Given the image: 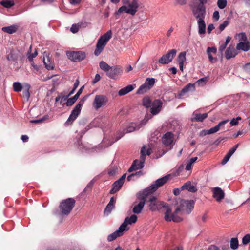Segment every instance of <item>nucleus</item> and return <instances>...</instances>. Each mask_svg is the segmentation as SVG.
<instances>
[{
    "instance_id": "obj_20",
    "label": "nucleus",
    "mask_w": 250,
    "mask_h": 250,
    "mask_svg": "<svg viewBox=\"0 0 250 250\" xmlns=\"http://www.w3.org/2000/svg\"><path fill=\"white\" fill-rule=\"evenodd\" d=\"M237 54V50L232 45H229L225 53V57L228 60L235 57Z\"/></svg>"
},
{
    "instance_id": "obj_52",
    "label": "nucleus",
    "mask_w": 250,
    "mask_h": 250,
    "mask_svg": "<svg viewBox=\"0 0 250 250\" xmlns=\"http://www.w3.org/2000/svg\"><path fill=\"white\" fill-rule=\"evenodd\" d=\"M38 55V52L35 50L33 53L29 54L28 56V59L30 62H32L34 58L36 57Z\"/></svg>"
},
{
    "instance_id": "obj_35",
    "label": "nucleus",
    "mask_w": 250,
    "mask_h": 250,
    "mask_svg": "<svg viewBox=\"0 0 250 250\" xmlns=\"http://www.w3.org/2000/svg\"><path fill=\"white\" fill-rule=\"evenodd\" d=\"M43 61L45 67L47 70H51L54 69V66L53 64L50 62L48 57H47L46 59L44 58Z\"/></svg>"
},
{
    "instance_id": "obj_22",
    "label": "nucleus",
    "mask_w": 250,
    "mask_h": 250,
    "mask_svg": "<svg viewBox=\"0 0 250 250\" xmlns=\"http://www.w3.org/2000/svg\"><path fill=\"white\" fill-rule=\"evenodd\" d=\"M116 201V199L114 197H112L110 198L109 202L107 205L104 209V213L105 215H109L111 213L112 210L114 208Z\"/></svg>"
},
{
    "instance_id": "obj_51",
    "label": "nucleus",
    "mask_w": 250,
    "mask_h": 250,
    "mask_svg": "<svg viewBox=\"0 0 250 250\" xmlns=\"http://www.w3.org/2000/svg\"><path fill=\"white\" fill-rule=\"evenodd\" d=\"M79 28H80V26L78 24H72V25L70 28V31L73 33H76L79 31Z\"/></svg>"
},
{
    "instance_id": "obj_10",
    "label": "nucleus",
    "mask_w": 250,
    "mask_h": 250,
    "mask_svg": "<svg viewBox=\"0 0 250 250\" xmlns=\"http://www.w3.org/2000/svg\"><path fill=\"white\" fill-rule=\"evenodd\" d=\"M83 103V101H81L75 106L65 124H71L77 118L80 113Z\"/></svg>"
},
{
    "instance_id": "obj_8",
    "label": "nucleus",
    "mask_w": 250,
    "mask_h": 250,
    "mask_svg": "<svg viewBox=\"0 0 250 250\" xmlns=\"http://www.w3.org/2000/svg\"><path fill=\"white\" fill-rule=\"evenodd\" d=\"M155 82V79L153 78H147L145 83L139 87L136 93L143 94L146 93L153 87Z\"/></svg>"
},
{
    "instance_id": "obj_36",
    "label": "nucleus",
    "mask_w": 250,
    "mask_h": 250,
    "mask_svg": "<svg viewBox=\"0 0 250 250\" xmlns=\"http://www.w3.org/2000/svg\"><path fill=\"white\" fill-rule=\"evenodd\" d=\"M151 100L149 97L146 96L142 100L143 105L146 108L149 107L151 106L152 104Z\"/></svg>"
},
{
    "instance_id": "obj_13",
    "label": "nucleus",
    "mask_w": 250,
    "mask_h": 250,
    "mask_svg": "<svg viewBox=\"0 0 250 250\" xmlns=\"http://www.w3.org/2000/svg\"><path fill=\"white\" fill-rule=\"evenodd\" d=\"M68 58L71 61L78 62H80L85 58V54L83 51H72L67 53Z\"/></svg>"
},
{
    "instance_id": "obj_14",
    "label": "nucleus",
    "mask_w": 250,
    "mask_h": 250,
    "mask_svg": "<svg viewBox=\"0 0 250 250\" xmlns=\"http://www.w3.org/2000/svg\"><path fill=\"white\" fill-rule=\"evenodd\" d=\"M137 220V216L135 214L131 215L130 217H126L123 223L120 226L125 231L129 229L128 225H131L136 222Z\"/></svg>"
},
{
    "instance_id": "obj_29",
    "label": "nucleus",
    "mask_w": 250,
    "mask_h": 250,
    "mask_svg": "<svg viewBox=\"0 0 250 250\" xmlns=\"http://www.w3.org/2000/svg\"><path fill=\"white\" fill-rule=\"evenodd\" d=\"M134 87L132 85H128L127 86L124 87L120 89L118 92L119 96H123L127 94L134 89Z\"/></svg>"
},
{
    "instance_id": "obj_15",
    "label": "nucleus",
    "mask_w": 250,
    "mask_h": 250,
    "mask_svg": "<svg viewBox=\"0 0 250 250\" xmlns=\"http://www.w3.org/2000/svg\"><path fill=\"white\" fill-rule=\"evenodd\" d=\"M163 105L162 102L159 99L154 100L150 106V112L153 115L158 114L161 110Z\"/></svg>"
},
{
    "instance_id": "obj_58",
    "label": "nucleus",
    "mask_w": 250,
    "mask_h": 250,
    "mask_svg": "<svg viewBox=\"0 0 250 250\" xmlns=\"http://www.w3.org/2000/svg\"><path fill=\"white\" fill-rule=\"evenodd\" d=\"M214 29V25L212 23L209 24L208 25V28H207V33L209 34H210V33L211 32L212 30Z\"/></svg>"
},
{
    "instance_id": "obj_50",
    "label": "nucleus",
    "mask_w": 250,
    "mask_h": 250,
    "mask_svg": "<svg viewBox=\"0 0 250 250\" xmlns=\"http://www.w3.org/2000/svg\"><path fill=\"white\" fill-rule=\"evenodd\" d=\"M138 129V128H136V126L134 124H131L129 126L127 127L126 133L131 132Z\"/></svg>"
},
{
    "instance_id": "obj_26",
    "label": "nucleus",
    "mask_w": 250,
    "mask_h": 250,
    "mask_svg": "<svg viewBox=\"0 0 250 250\" xmlns=\"http://www.w3.org/2000/svg\"><path fill=\"white\" fill-rule=\"evenodd\" d=\"M182 190H187L189 192L194 193L197 191V188L195 185L192 184L191 182H187L181 187Z\"/></svg>"
},
{
    "instance_id": "obj_47",
    "label": "nucleus",
    "mask_w": 250,
    "mask_h": 250,
    "mask_svg": "<svg viewBox=\"0 0 250 250\" xmlns=\"http://www.w3.org/2000/svg\"><path fill=\"white\" fill-rule=\"evenodd\" d=\"M250 242V234L245 235L242 238V243L244 245H247Z\"/></svg>"
},
{
    "instance_id": "obj_43",
    "label": "nucleus",
    "mask_w": 250,
    "mask_h": 250,
    "mask_svg": "<svg viewBox=\"0 0 250 250\" xmlns=\"http://www.w3.org/2000/svg\"><path fill=\"white\" fill-rule=\"evenodd\" d=\"M213 133H215V132L213 129V128L212 127L210 128L209 130H203L202 131H201L200 135L203 136H205L207 134H211Z\"/></svg>"
},
{
    "instance_id": "obj_55",
    "label": "nucleus",
    "mask_w": 250,
    "mask_h": 250,
    "mask_svg": "<svg viewBox=\"0 0 250 250\" xmlns=\"http://www.w3.org/2000/svg\"><path fill=\"white\" fill-rule=\"evenodd\" d=\"M230 158V156H229V155H228L227 154L225 156V157H224V158L223 159L222 162H221V164L222 165H225V164H226L227 163V162L229 160V158Z\"/></svg>"
},
{
    "instance_id": "obj_9",
    "label": "nucleus",
    "mask_w": 250,
    "mask_h": 250,
    "mask_svg": "<svg viewBox=\"0 0 250 250\" xmlns=\"http://www.w3.org/2000/svg\"><path fill=\"white\" fill-rule=\"evenodd\" d=\"M108 101L107 97L104 95H96L93 102V106L96 110L105 106Z\"/></svg>"
},
{
    "instance_id": "obj_56",
    "label": "nucleus",
    "mask_w": 250,
    "mask_h": 250,
    "mask_svg": "<svg viewBox=\"0 0 250 250\" xmlns=\"http://www.w3.org/2000/svg\"><path fill=\"white\" fill-rule=\"evenodd\" d=\"M30 93L29 91L23 90V96L26 99V100L28 101L30 98Z\"/></svg>"
},
{
    "instance_id": "obj_38",
    "label": "nucleus",
    "mask_w": 250,
    "mask_h": 250,
    "mask_svg": "<svg viewBox=\"0 0 250 250\" xmlns=\"http://www.w3.org/2000/svg\"><path fill=\"white\" fill-rule=\"evenodd\" d=\"M0 4L4 7L9 8L14 5V2L10 0H3L0 2Z\"/></svg>"
},
{
    "instance_id": "obj_12",
    "label": "nucleus",
    "mask_w": 250,
    "mask_h": 250,
    "mask_svg": "<svg viewBox=\"0 0 250 250\" xmlns=\"http://www.w3.org/2000/svg\"><path fill=\"white\" fill-rule=\"evenodd\" d=\"M147 196H148V195H145L143 191L142 196L138 197L140 199L139 202L138 203L136 202L134 203L132 212L134 214H139L141 212L145 206L146 201L147 200Z\"/></svg>"
},
{
    "instance_id": "obj_11",
    "label": "nucleus",
    "mask_w": 250,
    "mask_h": 250,
    "mask_svg": "<svg viewBox=\"0 0 250 250\" xmlns=\"http://www.w3.org/2000/svg\"><path fill=\"white\" fill-rule=\"evenodd\" d=\"M177 50L175 49L169 50L167 54L163 55L159 60L158 62L163 64H167L171 62L176 55Z\"/></svg>"
},
{
    "instance_id": "obj_28",
    "label": "nucleus",
    "mask_w": 250,
    "mask_h": 250,
    "mask_svg": "<svg viewBox=\"0 0 250 250\" xmlns=\"http://www.w3.org/2000/svg\"><path fill=\"white\" fill-rule=\"evenodd\" d=\"M123 183L119 180L116 181L112 185V188L110 190V194H114L118 191L122 187Z\"/></svg>"
},
{
    "instance_id": "obj_41",
    "label": "nucleus",
    "mask_w": 250,
    "mask_h": 250,
    "mask_svg": "<svg viewBox=\"0 0 250 250\" xmlns=\"http://www.w3.org/2000/svg\"><path fill=\"white\" fill-rule=\"evenodd\" d=\"M141 175H142V172L141 171H139L137 172H136L135 173H132L130 175H129L127 178V179L128 181H131V180H134L135 177L138 178L140 177Z\"/></svg>"
},
{
    "instance_id": "obj_57",
    "label": "nucleus",
    "mask_w": 250,
    "mask_h": 250,
    "mask_svg": "<svg viewBox=\"0 0 250 250\" xmlns=\"http://www.w3.org/2000/svg\"><path fill=\"white\" fill-rule=\"evenodd\" d=\"M244 69L247 73L250 74V62L244 66Z\"/></svg>"
},
{
    "instance_id": "obj_3",
    "label": "nucleus",
    "mask_w": 250,
    "mask_h": 250,
    "mask_svg": "<svg viewBox=\"0 0 250 250\" xmlns=\"http://www.w3.org/2000/svg\"><path fill=\"white\" fill-rule=\"evenodd\" d=\"M148 201L149 202V207L150 210L152 211H155L159 210L162 208H165V212L167 210V208H170L167 204H165L163 202L159 201L155 196L149 195L147 196Z\"/></svg>"
},
{
    "instance_id": "obj_60",
    "label": "nucleus",
    "mask_w": 250,
    "mask_h": 250,
    "mask_svg": "<svg viewBox=\"0 0 250 250\" xmlns=\"http://www.w3.org/2000/svg\"><path fill=\"white\" fill-rule=\"evenodd\" d=\"M101 79L100 75L98 74H96L94 80L92 81V83L93 84L96 83L98 82Z\"/></svg>"
},
{
    "instance_id": "obj_32",
    "label": "nucleus",
    "mask_w": 250,
    "mask_h": 250,
    "mask_svg": "<svg viewBox=\"0 0 250 250\" xmlns=\"http://www.w3.org/2000/svg\"><path fill=\"white\" fill-rule=\"evenodd\" d=\"M236 39L240 42H249L246 34L244 32H241L236 35Z\"/></svg>"
},
{
    "instance_id": "obj_40",
    "label": "nucleus",
    "mask_w": 250,
    "mask_h": 250,
    "mask_svg": "<svg viewBox=\"0 0 250 250\" xmlns=\"http://www.w3.org/2000/svg\"><path fill=\"white\" fill-rule=\"evenodd\" d=\"M13 89L16 92H20L21 91L23 87L21 83L19 82H15L13 84Z\"/></svg>"
},
{
    "instance_id": "obj_54",
    "label": "nucleus",
    "mask_w": 250,
    "mask_h": 250,
    "mask_svg": "<svg viewBox=\"0 0 250 250\" xmlns=\"http://www.w3.org/2000/svg\"><path fill=\"white\" fill-rule=\"evenodd\" d=\"M213 19L215 21H218L219 19V13L218 11H215L213 13Z\"/></svg>"
},
{
    "instance_id": "obj_42",
    "label": "nucleus",
    "mask_w": 250,
    "mask_h": 250,
    "mask_svg": "<svg viewBox=\"0 0 250 250\" xmlns=\"http://www.w3.org/2000/svg\"><path fill=\"white\" fill-rule=\"evenodd\" d=\"M227 1L226 0H218L217 3L218 7L221 9L225 8L227 6Z\"/></svg>"
},
{
    "instance_id": "obj_27",
    "label": "nucleus",
    "mask_w": 250,
    "mask_h": 250,
    "mask_svg": "<svg viewBox=\"0 0 250 250\" xmlns=\"http://www.w3.org/2000/svg\"><path fill=\"white\" fill-rule=\"evenodd\" d=\"M19 26L16 24H13L9 26H5L2 28V31L4 32L11 34L17 31Z\"/></svg>"
},
{
    "instance_id": "obj_63",
    "label": "nucleus",
    "mask_w": 250,
    "mask_h": 250,
    "mask_svg": "<svg viewBox=\"0 0 250 250\" xmlns=\"http://www.w3.org/2000/svg\"><path fill=\"white\" fill-rule=\"evenodd\" d=\"M84 88V86L83 85L82 87H81L79 90L78 91L77 93L74 95L75 97H76L78 99L79 97V96L82 94V91L83 90V89Z\"/></svg>"
},
{
    "instance_id": "obj_4",
    "label": "nucleus",
    "mask_w": 250,
    "mask_h": 250,
    "mask_svg": "<svg viewBox=\"0 0 250 250\" xmlns=\"http://www.w3.org/2000/svg\"><path fill=\"white\" fill-rule=\"evenodd\" d=\"M169 177L170 175H167L156 180L154 184H152L144 191V194L145 195H148V194L153 193L159 188L166 184L169 179Z\"/></svg>"
},
{
    "instance_id": "obj_2",
    "label": "nucleus",
    "mask_w": 250,
    "mask_h": 250,
    "mask_svg": "<svg viewBox=\"0 0 250 250\" xmlns=\"http://www.w3.org/2000/svg\"><path fill=\"white\" fill-rule=\"evenodd\" d=\"M112 35V31L110 30L98 39L94 51L95 56H98L101 54L108 42L111 38Z\"/></svg>"
},
{
    "instance_id": "obj_19",
    "label": "nucleus",
    "mask_w": 250,
    "mask_h": 250,
    "mask_svg": "<svg viewBox=\"0 0 250 250\" xmlns=\"http://www.w3.org/2000/svg\"><path fill=\"white\" fill-rule=\"evenodd\" d=\"M129 9L130 14L133 16L134 15L138 9L140 7V4H139V0H132L131 2L127 4Z\"/></svg>"
},
{
    "instance_id": "obj_49",
    "label": "nucleus",
    "mask_w": 250,
    "mask_h": 250,
    "mask_svg": "<svg viewBox=\"0 0 250 250\" xmlns=\"http://www.w3.org/2000/svg\"><path fill=\"white\" fill-rule=\"evenodd\" d=\"M241 120V118L238 116L236 118H233L230 122V124L232 126H235L238 124V121Z\"/></svg>"
},
{
    "instance_id": "obj_59",
    "label": "nucleus",
    "mask_w": 250,
    "mask_h": 250,
    "mask_svg": "<svg viewBox=\"0 0 250 250\" xmlns=\"http://www.w3.org/2000/svg\"><path fill=\"white\" fill-rule=\"evenodd\" d=\"M192 164L189 161H188L186 164L185 169L186 170H190L192 168Z\"/></svg>"
},
{
    "instance_id": "obj_25",
    "label": "nucleus",
    "mask_w": 250,
    "mask_h": 250,
    "mask_svg": "<svg viewBox=\"0 0 250 250\" xmlns=\"http://www.w3.org/2000/svg\"><path fill=\"white\" fill-rule=\"evenodd\" d=\"M250 49V42H241L238 43L236 45V50H242L244 52L248 51Z\"/></svg>"
},
{
    "instance_id": "obj_21",
    "label": "nucleus",
    "mask_w": 250,
    "mask_h": 250,
    "mask_svg": "<svg viewBox=\"0 0 250 250\" xmlns=\"http://www.w3.org/2000/svg\"><path fill=\"white\" fill-rule=\"evenodd\" d=\"M124 232L125 231L120 227H119L118 230L108 236L107 240L109 242H111L116 239L117 237L122 236L124 234Z\"/></svg>"
},
{
    "instance_id": "obj_18",
    "label": "nucleus",
    "mask_w": 250,
    "mask_h": 250,
    "mask_svg": "<svg viewBox=\"0 0 250 250\" xmlns=\"http://www.w3.org/2000/svg\"><path fill=\"white\" fill-rule=\"evenodd\" d=\"M212 191L213 192V197L217 202L221 201L225 197L224 191L219 187L214 188Z\"/></svg>"
},
{
    "instance_id": "obj_7",
    "label": "nucleus",
    "mask_w": 250,
    "mask_h": 250,
    "mask_svg": "<svg viewBox=\"0 0 250 250\" xmlns=\"http://www.w3.org/2000/svg\"><path fill=\"white\" fill-rule=\"evenodd\" d=\"M145 147L143 146L141 149V156L140 160H135L132 164L131 167L128 169V171L131 172L133 171L142 169L144 166V162L146 159V154H145Z\"/></svg>"
},
{
    "instance_id": "obj_53",
    "label": "nucleus",
    "mask_w": 250,
    "mask_h": 250,
    "mask_svg": "<svg viewBox=\"0 0 250 250\" xmlns=\"http://www.w3.org/2000/svg\"><path fill=\"white\" fill-rule=\"evenodd\" d=\"M217 50L215 47H208L207 50V54L213 53L215 54L216 53Z\"/></svg>"
},
{
    "instance_id": "obj_39",
    "label": "nucleus",
    "mask_w": 250,
    "mask_h": 250,
    "mask_svg": "<svg viewBox=\"0 0 250 250\" xmlns=\"http://www.w3.org/2000/svg\"><path fill=\"white\" fill-rule=\"evenodd\" d=\"M128 10H129L128 9V7L126 6L125 5H124V6H121L120 8H119L118 10L116 12V14H117L118 15H120L123 12H124L127 14H130V12H129V11H128Z\"/></svg>"
},
{
    "instance_id": "obj_31",
    "label": "nucleus",
    "mask_w": 250,
    "mask_h": 250,
    "mask_svg": "<svg viewBox=\"0 0 250 250\" xmlns=\"http://www.w3.org/2000/svg\"><path fill=\"white\" fill-rule=\"evenodd\" d=\"M186 52L183 51L180 53L176 59L177 62L178 63H184L186 61Z\"/></svg>"
},
{
    "instance_id": "obj_37",
    "label": "nucleus",
    "mask_w": 250,
    "mask_h": 250,
    "mask_svg": "<svg viewBox=\"0 0 250 250\" xmlns=\"http://www.w3.org/2000/svg\"><path fill=\"white\" fill-rule=\"evenodd\" d=\"M230 248L232 250H236L239 246V242L237 238H232L230 242Z\"/></svg>"
},
{
    "instance_id": "obj_5",
    "label": "nucleus",
    "mask_w": 250,
    "mask_h": 250,
    "mask_svg": "<svg viewBox=\"0 0 250 250\" xmlns=\"http://www.w3.org/2000/svg\"><path fill=\"white\" fill-rule=\"evenodd\" d=\"M191 8L194 16L198 20H204L206 14V7L198 5L197 0H194L190 5Z\"/></svg>"
},
{
    "instance_id": "obj_34",
    "label": "nucleus",
    "mask_w": 250,
    "mask_h": 250,
    "mask_svg": "<svg viewBox=\"0 0 250 250\" xmlns=\"http://www.w3.org/2000/svg\"><path fill=\"white\" fill-rule=\"evenodd\" d=\"M99 67L103 71L106 72L110 70L111 66H110L106 62L102 61L99 63Z\"/></svg>"
},
{
    "instance_id": "obj_6",
    "label": "nucleus",
    "mask_w": 250,
    "mask_h": 250,
    "mask_svg": "<svg viewBox=\"0 0 250 250\" xmlns=\"http://www.w3.org/2000/svg\"><path fill=\"white\" fill-rule=\"evenodd\" d=\"M75 204V200L71 198H69L63 200L59 206L61 213L62 214L67 215L72 210Z\"/></svg>"
},
{
    "instance_id": "obj_24",
    "label": "nucleus",
    "mask_w": 250,
    "mask_h": 250,
    "mask_svg": "<svg viewBox=\"0 0 250 250\" xmlns=\"http://www.w3.org/2000/svg\"><path fill=\"white\" fill-rule=\"evenodd\" d=\"M197 24L198 28V33L201 37H203L206 33V23L204 19L198 20Z\"/></svg>"
},
{
    "instance_id": "obj_46",
    "label": "nucleus",
    "mask_w": 250,
    "mask_h": 250,
    "mask_svg": "<svg viewBox=\"0 0 250 250\" xmlns=\"http://www.w3.org/2000/svg\"><path fill=\"white\" fill-rule=\"evenodd\" d=\"M229 21L228 20H226L223 21V22L220 24L219 26V29L220 32L223 31L224 29L229 25Z\"/></svg>"
},
{
    "instance_id": "obj_33",
    "label": "nucleus",
    "mask_w": 250,
    "mask_h": 250,
    "mask_svg": "<svg viewBox=\"0 0 250 250\" xmlns=\"http://www.w3.org/2000/svg\"><path fill=\"white\" fill-rule=\"evenodd\" d=\"M229 120L228 119L223 120V121L220 122V123H219V124H217L216 126H215L214 127H213L212 128H213V129L214 132L216 133L218 131H219L221 128H223L225 125L226 123H227L229 122Z\"/></svg>"
},
{
    "instance_id": "obj_1",
    "label": "nucleus",
    "mask_w": 250,
    "mask_h": 250,
    "mask_svg": "<svg viewBox=\"0 0 250 250\" xmlns=\"http://www.w3.org/2000/svg\"><path fill=\"white\" fill-rule=\"evenodd\" d=\"M194 203L193 200L178 199L177 201L178 206L173 213H172L170 208H167V210L164 213L165 221L169 222L172 220L175 222L181 221L183 219L179 215L181 216L189 214L194 208Z\"/></svg>"
},
{
    "instance_id": "obj_16",
    "label": "nucleus",
    "mask_w": 250,
    "mask_h": 250,
    "mask_svg": "<svg viewBox=\"0 0 250 250\" xmlns=\"http://www.w3.org/2000/svg\"><path fill=\"white\" fill-rule=\"evenodd\" d=\"M163 144L165 146H170L171 147L173 145L174 135L170 132L166 133L162 138Z\"/></svg>"
},
{
    "instance_id": "obj_23",
    "label": "nucleus",
    "mask_w": 250,
    "mask_h": 250,
    "mask_svg": "<svg viewBox=\"0 0 250 250\" xmlns=\"http://www.w3.org/2000/svg\"><path fill=\"white\" fill-rule=\"evenodd\" d=\"M208 117V114L205 113L203 114L193 112L192 117L191 120L192 122H203Z\"/></svg>"
},
{
    "instance_id": "obj_62",
    "label": "nucleus",
    "mask_w": 250,
    "mask_h": 250,
    "mask_svg": "<svg viewBox=\"0 0 250 250\" xmlns=\"http://www.w3.org/2000/svg\"><path fill=\"white\" fill-rule=\"evenodd\" d=\"M175 1L176 4L180 5H183L186 3V0H175Z\"/></svg>"
},
{
    "instance_id": "obj_45",
    "label": "nucleus",
    "mask_w": 250,
    "mask_h": 250,
    "mask_svg": "<svg viewBox=\"0 0 250 250\" xmlns=\"http://www.w3.org/2000/svg\"><path fill=\"white\" fill-rule=\"evenodd\" d=\"M48 117V116L47 115H46V116H43V117H42V118H41L40 119L31 120L30 122L32 123H35V124L41 123L42 122H43L44 121H45V120L47 119Z\"/></svg>"
},
{
    "instance_id": "obj_17",
    "label": "nucleus",
    "mask_w": 250,
    "mask_h": 250,
    "mask_svg": "<svg viewBox=\"0 0 250 250\" xmlns=\"http://www.w3.org/2000/svg\"><path fill=\"white\" fill-rule=\"evenodd\" d=\"M122 73L121 67L119 65H116L111 67L110 70L106 74L107 76L111 79H116V77L121 75Z\"/></svg>"
},
{
    "instance_id": "obj_44",
    "label": "nucleus",
    "mask_w": 250,
    "mask_h": 250,
    "mask_svg": "<svg viewBox=\"0 0 250 250\" xmlns=\"http://www.w3.org/2000/svg\"><path fill=\"white\" fill-rule=\"evenodd\" d=\"M78 98L74 96L73 97L68 99L67 101L66 102V105L67 106H70L72 105L75 102L77 101Z\"/></svg>"
},
{
    "instance_id": "obj_64",
    "label": "nucleus",
    "mask_w": 250,
    "mask_h": 250,
    "mask_svg": "<svg viewBox=\"0 0 250 250\" xmlns=\"http://www.w3.org/2000/svg\"><path fill=\"white\" fill-rule=\"evenodd\" d=\"M208 250H220L219 248L214 245H211L208 248Z\"/></svg>"
},
{
    "instance_id": "obj_48",
    "label": "nucleus",
    "mask_w": 250,
    "mask_h": 250,
    "mask_svg": "<svg viewBox=\"0 0 250 250\" xmlns=\"http://www.w3.org/2000/svg\"><path fill=\"white\" fill-rule=\"evenodd\" d=\"M7 59L9 61H12V62H14L16 60L15 56L12 51H11L8 54H7Z\"/></svg>"
},
{
    "instance_id": "obj_61",
    "label": "nucleus",
    "mask_w": 250,
    "mask_h": 250,
    "mask_svg": "<svg viewBox=\"0 0 250 250\" xmlns=\"http://www.w3.org/2000/svg\"><path fill=\"white\" fill-rule=\"evenodd\" d=\"M226 46H227V45L226 44H225V43H223L222 44H221L219 48V51L221 53H222L224 51V50L225 49V48H226Z\"/></svg>"
},
{
    "instance_id": "obj_30",
    "label": "nucleus",
    "mask_w": 250,
    "mask_h": 250,
    "mask_svg": "<svg viewBox=\"0 0 250 250\" xmlns=\"http://www.w3.org/2000/svg\"><path fill=\"white\" fill-rule=\"evenodd\" d=\"M195 90V85L193 83H188L185 86L181 91L180 95H183L185 93H187L190 91H194Z\"/></svg>"
}]
</instances>
